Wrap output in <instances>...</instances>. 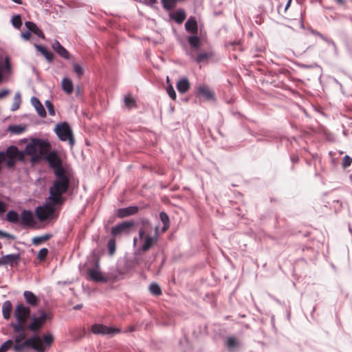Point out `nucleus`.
<instances>
[{"mask_svg": "<svg viewBox=\"0 0 352 352\" xmlns=\"http://www.w3.org/2000/svg\"><path fill=\"white\" fill-rule=\"evenodd\" d=\"M25 337L24 333H19L14 337V350L15 352H23L26 349H32L36 352H46L54 341L52 333L44 334L41 337L35 335L21 342Z\"/></svg>", "mask_w": 352, "mask_h": 352, "instance_id": "nucleus-1", "label": "nucleus"}, {"mask_svg": "<svg viewBox=\"0 0 352 352\" xmlns=\"http://www.w3.org/2000/svg\"><path fill=\"white\" fill-rule=\"evenodd\" d=\"M56 179L53 185L50 188V196L47 201L54 204H63L64 199L62 195L67 191L69 187V179L66 172L63 173L61 169L54 171Z\"/></svg>", "mask_w": 352, "mask_h": 352, "instance_id": "nucleus-2", "label": "nucleus"}, {"mask_svg": "<svg viewBox=\"0 0 352 352\" xmlns=\"http://www.w3.org/2000/svg\"><path fill=\"white\" fill-rule=\"evenodd\" d=\"M158 226L153 229L152 225L148 221L142 223V226L140 228L138 233L141 243L139 248L140 250L147 252L157 244L158 241Z\"/></svg>", "mask_w": 352, "mask_h": 352, "instance_id": "nucleus-3", "label": "nucleus"}, {"mask_svg": "<svg viewBox=\"0 0 352 352\" xmlns=\"http://www.w3.org/2000/svg\"><path fill=\"white\" fill-rule=\"evenodd\" d=\"M51 146L48 141L34 138L25 148V152L28 155H37L41 157L49 152Z\"/></svg>", "mask_w": 352, "mask_h": 352, "instance_id": "nucleus-4", "label": "nucleus"}, {"mask_svg": "<svg viewBox=\"0 0 352 352\" xmlns=\"http://www.w3.org/2000/svg\"><path fill=\"white\" fill-rule=\"evenodd\" d=\"M52 201L39 206L35 209V214L40 221H44L49 219L56 218L57 214H55V206Z\"/></svg>", "mask_w": 352, "mask_h": 352, "instance_id": "nucleus-5", "label": "nucleus"}, {"mask_svg": "<svg viewBox=\"0 0 352 352\" xmlns=\"http://www.w3.org/2000/svg\"><path fill=\"white\" fill-rule=\"evenodd\" d=\"M54 131L60 140L63 142L68 141L72 146L74 144L73 132L67 122H63L57 124L54 128Z\"/></svg>", "mask_w": 352, "mask_h": 352, "instance_id": "nucleus-6", "label": "nucleus"}, {"mask_svg": "<svg viewBox=\"0 0 352 352\" xmlns=\"http://www.w3.org/2000/svg\"><path fill=\"white\" fill-rule=\"evenodd\" d=\"M5 162L7 167L13 168L16 164V160H21L23 157V153H21L16 146H9L6 152H3Z\"/></svg>", "mask_w": 352, "mask_h": 352, "instance_id": "nucleus-7", "label": "nucleus"}, {"mask_svg": "<svg viewBox=\"0 0 352 352\" xmlns=\"http://www.w3.org/2000/svg\"><path fill=\"white\" fill-rule=\"evenodd\" d=\"M47 319V314L42 312L39 316H33L31 322L26 327L29 331L36 332L43 328Z\"/></svg>", "mask_w": 352, "mask_h": 352, "instance_id": "nucleus-8", "label": "nucleus"}, {"mask_svg": "<svg viewBox=\"0 0 352 352\" xmlns=\"http://www.w3.org/2000/svg\"><path fill=\"white\" fill-rule=\"evenodd\" d=\"M14 315L16 320L26 322L30 316V309L23 304H18L14 311Z\"/></svg>", "mask_w": 352, "mask_h": 352, "instance_id": "nucleus-9", "label": "nucleus"}, {"mask_svg": "<svg viewBox=\"0 0 352 352\" xmlns=\"http://www.w3.org/2000/svg\"><path fill=\"white\" fill-rule=\"evenodd\" d=\"M21 261L20 254H10L0 257V266L10 265L11 267L18 265Z\"/></svg>", "mask_w": 352, "mask_h": 352, "instance_id": "nucleus-10", "label": "nucleus"}, {"mask_svg": "<svg viewBox=\"0 0 352 352\" xmlns=\"http://www.w3.org/2000/svg\"><path fill=\"white\" fill-rule=\"evenodd\" d=\"M99 263V258H97L95 263L96 267L94 268L89 269V278L96 282L105 283L107 281V278L100 271Z\"/></svg>", "mask_w": 352, "mask_h": 352, "instance_id": "nucleus-11", "label": "nucleus"}, {"mask_svg": "<svg viewBox=\"0 0 352 352\" xmlns=\"http://www.w3.org/2000/svg\"><path fill=\"white\" fill-rule=\"evenodd\" d=\"M91 331L95 334L113 335L120 332L119 329L96 324L91 327Z\"/></svg>", "mask_w": 352, "mask_h": 352, "instance_id": "nucleus-12", "label": "nucleus"}, {"mask_svg": "<svg viewBox=\"0 0 352 352\" xmlns=\"http://www.w3.org/2000/svg\"><path fill=\"white\" fill-rule=\"evenodd\" d=\"M46 160L50 167L54 168V172L58 169H61L63 173L65 172V168L61 166V160L55 152L50 153L46 157Z\"/></svg>", "mask_w": 352, "mask_h": 352, "instance_id": "nucleus-13", "label": "nucleus"}, {"mask_svg": "<svg viewBox=\"0 0 352 352\" xmlns=\"http://www.w3.org/2000/svg\"><path fill=\"white\" fill-rule=\"evenodd\" d=\"M21 224L23 227H33L36 222L32 211L24 210L20 214Z\"/></svg>", "mask_w": 352, "mask_h": 352, "instance_id": "nucleus-14", "label": "nucleus"}, {"mask_svg": "<svg viewBox=\"0 0 352 352\" xmlns=\"http://www.w3.org/2000/svg\"><path fill=\"white\" fill-rule=\"evenodd\" d=\"M196 94L202 96L208 101H215L214 92L206 85H201L197 87Z\"/></svg>", "mask_w": 352, "mask_h": 352, "instance_id": "nucleus-15", "label": "nucleus"}, {"mask_svg": "<svg viewBox=\"0 0 352 352\" xmlns=\"http://www.w3.org/2000/svg\"><path fill=\"white\" fill-rule=\"evenodd\" d=\"M133 226V222L125 221L116 225L111 229V234L113 236H118V234L127 232L130 228Z\"/></svg>", "mask_w": 352, "mask_h": 352, "instance_id": "nucleus-16", "label": "nucleus"}, {"mask_svg": "<svg viewBox=\"0 0 352 352\" xmlns=\"http://www.w3.org/2000/svg\"><path fill=\"white\" fill-rule=\"evenodd\" d=\"M52 49L62 58L65 59H69L70 54L69 52L60 44L58 41H55L52 44Z\"/></svg>", "mask_w": 352, "mask_h": 352, "instance_id": "nucleus-17", "label": "nucleus"}, {"mask_svg": "<svg viewBox=\"0 0 352 352\" xmlns=\"http://www.w3.org/2000/svg\"><path fill=\"white\" fill-rule=\"evenodd\" d=\"M138 208L137 206H129L126 208H120L116 211L117 217L124 218L128 216L135 214L138 212Z\"/></svg>", "mask_w": 352, "mask_h": 352, "instance_id": "nucleus-18", "label": "nucleus"}, {"mask_svg": "<svg viewBox=\"0 0 352 352\" xmlns=\"http://www.w3.org/2000/svg\"><path fill=\"white\" fill-rule=\"evenodd\" d=\"M31 102H32V104L35 108L37 113L39 115L40 117H41V118L46 117V115H47L46 111H45L43 105L42 104V103L38 100V98H37L36 97H34V96L32 97L31 98Z\"/></svg>", "mask_w": 352, "mask_h": 352, "instance_id": "nucleus-19", "label": "nucleus"}, {"mask_svg": "<svg viewBox=\"0 0 352 352\" xmlns=\"http://www.w3.org/2000/svg\"><path fill=\"white\" fill-rule=\"evenodd\" d=\"M25 25L30 32H32L41 38H45V35L42 30L32 21H26Z\"/></svg>", "mask_w": 352, "mask_h": 352, "instance_id": "nucleus-20", "label": "nucleus"}, {"mask_svg": "<svg viewBox=\"0 0 352 352\" xmlns=\"http://www.w3.org/2000/svg\"><path fill=\"white\" fill-rule=\"evenodd\" d=\"M186 30L191 34H196L198 31L197 23L194 17H190L185 23Z\"/></svg>", "mask_w": 352, "mask_h": 352, "instance_id": "nucleus-21", "label": "nucleus"}, {"mask_svg": "<svg viewBox=\"0 0 352 352\" xmlns=\"http://www.w3.org/2000/svg\"><path fill=\"white\" fill-rule=\"evenodd\" d=\"M190 86L189 80L186 78L179 79L176 85L177 89L180 94L187 92L190 89Z\"/></svg>", "mask_w": 352, "mask_h": 352, "instance_id": "nucleus-22", "label": "nucleus"}, {"mask_svg": "<svg viewBox=\"0 0 352 352\" xmlns=\"http://www.w3.org/2000/svg\"><path fill=\"white\" fill-rule=\"evenodd\" d=\"M23 296L25 298L26 302L28 304H29L30 305L35 307L38 305V299L34 294L33 292H32L30 291H25L23 292Z\"/></svg>", "mask_w": 352, "mask_h": 352, "instance_id": "nucleus-23", "label": "nucleus"}, {"mask_svg": "<svg viewBox=\"0 0 352 352\" xmlns=\"http://www.w3.org/2000/svg\"><path fill=\"white\" fill-rule=\"evenodd\" d=\"M170 16L176 23L180 24L185 20L186 14L184 10L179 9L170 14Z\"/></svg>", "mask_w": 352, "mask_h": 352, "instance_id": "nucleus-24", "label": "nucleus"}, {"mask_svg": "<svg viewBox=\"0 0 352 352\" xmlns=\"http://www.w3.org/2000/svg\"><path fill=\"white\" fill-rule=\"evenodd\" d=\"M12 310V302L10 300H6L2 305V314L4 319L9 320L10 318Z\"/></svg>", "mask_w": 352, "mask_h": 352, "instance_id": "nucleus-25", "label": "nucleus"}, {"mask_svg": "<svg viewBox=\"0 0 352 352\" xmlns=\"http://www.w3.org/2000/svg\"><path fill=\"white\" fill-rule=\"evenodd\" d=\"M63 90L67 94H71L74 91V85L71 79L63 78L61 82Z\"/></svg>", "mask_w": 352, "mask_h": 352, "instance_id": "nucleus-26", "label": "nucleus"}, {"mask_svg": "<svg viewBox=\"0 0 352 352\" xmlns=\"http://www.w3.org/2000/svg\"><path fill=\"white\" fill-rule=\"evenodd\" d=\"M34 47L37 51L42 54V55L46 58L47 60L49 62H52L54 59V55L51 52L48 51L45 47L42 45L34 44Z\"/></svg>", "mask_w": 352, "mask_h": 352, "instance_id": "nucleus-27", "label": "nucleus"}, {"mask_svg": "<svg viewBox=\"0 0 352 352\" xmlns=\"http://www.w3.org/2000/svg\"><path fill=\"white\" fill-rule=\"evenodd\" d=\"M160 219L163 223V227L162 228V231L163 232H166L169 228V217L168 214L164 212H161L160 213Z\"/></svg>", "mask_w": 352, "mask_h": 352, "instance_id": "nucleus-28", "label": "nucleus"}, {"mask_svg": "<svg viewBox=\"0 0 352 352\" xmlns=\"http://www.w3.org/2000/svg\"><path fill=\"white\" fill-rule=\"evenodd\" d=\"M188 43L191 47L195 49H199V47L201 46V40L196 35L188 36Z\"/></svg>", "mask_w": 352, "mask_h": 352, "instance_id": "nucleus-29", "label": "nucleus"}, {"mask_svg": "<svg viewBox=\"0 0 352 352\" xmlns=\"http://www.w3.org/2000/svg\"><path fill=\"white\" fill-rule=\"evenodd\" d=\"M108 254L110 256H113L116 251V241L115 238H111L107 243Z\"/></svg>", "mask_w": 352, "mask_h": 352, "instance_id": "nucleus-30", "label": "nucleus"}, {"mask_svg": "<svg viewBox=\"0 0 352 352\" xmlns=\"http://www.w3.org/2000/svg\"><path fill=\"white\" fill-rule=\"evenodd\" d=\"M6 220L12 223H16L19 222V215L16 211L10 210L6 214Z\"/></svg>", "mask_w": 352, "mask_h": 352, "instance_id": "nucleus-31", "label": "nucleus"}, {"mask_svg": "<svg viewBox=\"0 0 352 352\" xmlns=\"http://www.w3.org/2000/svg\"><path fill=\"white\" fill-rule=\"evenodd\" d=\"M51 237V234H45L43 236H35L32 239V243L34 245H40L43 242L47 241Z\"/></svg>", "mask_w": 352, "mask_h": 352, "instance_id": "nucleus-32", "label": "nucleus"}, {"mask_svg": "<svg viewBox=\"0 0 352 352\" xmlns=\"http://www.w3.org/2000/svg\"><path fill=\"white\" fill-rule=\"evenodd\" d=\"M212 56V53L200 52L197 54L195 61L197 63H201L208 61V58Z\"/></svg>", "mask_w": 352, "mask_h": 352, "instance_id": "nucleus-33", "label": "nucleus"}, {"mask_svg": "<svg viewBox=\"0 0 352 352\" xmlns=\"http://www.w3.org/2000/svg\"><path fill=\"white\" fill-rule=\"evenodd\" d=\"M25 323V322L24 321L16 320V323L12 324L14 331L16 333H24L25 329H26Z\"/></svg>", "mask_w": 352, "mask_h": 352, "instance_id": "nucleus-34", "label": "nucleus"}, {"mask_svg": "<svg viewBox=\"0 0 352 352\" xmlns=\"http://www.w3.org/2000/svg\"><path fill=\"white\" fill-rule=\"evenodd\" d=\"M279 1V4L278 6V11L281 10L283 8V12L286 13L288 8L291 6V3L292 0H278Z\"/></svg>", "mask_w": 352, "mask_h": 352, "instance_id": "nucleus-35", "label": "nucleus"}, {"mask_svg": "<svg viewBox=\"0 0 352 352\" xmlns=\"http://www.w3.org/2000/svg\"><path fill=\"white\" fill-rule=\"evenodd\" d=\"M279 1V4L278 6V11L281 10L283 8V12L286 13L288 8L291 6V3L292 0H278Z\"/></svg>", "mask_w": 352, "mask_h": 352, "instance_id": "nucleus-36", "label": "nucleus"}, {"mask_svg": "<svg viewBox=\"0 0 352 352\" xmlns=\"http://www.w3.org/2000/svg\"><path fill=\"white\" fill-rule=\"evenodd\" d=\"M226 344L227 347L231 350L239 345V341L236 338L233 336L228 337Z\"/></svg>", "mask_w": 352, "mask_h": 352, "instance_id": "nucleus-37", "label": "nucleus"}, {"mask_svg": "<svg viewBox=\"0 0 352 352\" xmlns=\"http://www.w3.org/2000/svg\"><path fill=\"white\" fill-rule=\"evenodd\" d=\"M12 25L16 29H20L22 25V20L20 14L13 16L11 20Z\"/></svg>", "mask_w": 352, "mask_h": 352, "instance_id": "nucleus-38", "label": "nucleus"}, {"mask_svg": "<svg viewBox=\"0 0 352 352\" xmlns=\"http://www.w3.org/2000/svg\"><path fill=\"white\" fill-rule=\"evenodd\" d=\"M150 292L155 296H160L162 294V289L160 285L157 283H152L149 287Z\"/></svg>", "mask_w": 352, "mask_h": 352, "instance_id": "nucleus-39", "label": "nucleus"}, {"mask_svg": "<svg viewBox=\"0 0 352 352\" xmlns=\"http://www.w3.org/2000/svg\"><path fill=\"white\" fill-rule=\"evenodd\" d=\"M13 345V341L12 340H8L5 342H3L0 346V352H6Z\"/></svg>", "mask_w": 352, "mask_h": 352, "instance_id": "nucleus-40", "label": "nucleus"}, {"mask_svg": "<svg viewBox=\"0 0 352 352\" xmlns=\"http://www.w3.org/2000/svg\"><path fill=\"white\" fill-rule=\"evenodd\" d=\"M14 103L12 107V110L15 111L19 108L20 103L21 102V94L19 93H16L14 96Z\"/></svg>", "mask_w": 352, "mask_h": 352, "instance_id": "nucleus-41", "label": "nucleus"}, {"mask_svg": "<svg viewBox=\"0 0 352 352\" xmlns=\"http://www.w3.org/2000/svg\"><path fill=\"white\" fill-rule=\"evenodd\" d=\"M48 250L45 248H42L41 250H39V252H38L37 254V258L39 260V261H44L47 254H48Z\"/></svg>", "mask_w": 352, "mask_h": 352, "instance_id": "nucleus-42", "label": "nucleus"}, {"mask_svg": "<svg viewBox=\"0 0 352 352\" xmlns=\"http://www.w3.org/2000/svg\"><path fill=\"white\" fill-rule=\"evenodd\" d=\"M25 130L24 127L18 125H12L9 126V131L15 134H20Z\"/></svg>", "mask_w": 352, "mask_h": 352, "instance_id": "nucleus-43", "label": "nucleus"}, {"mask_svg": "<svg viewBox=\"0 0 352 352\" xmlns=\"http://www.w3.org/2000/svg\"><path fill=\"white\" fill-rule=\"evenodd\" d=\"M166 91L171 99H173L174 100L176 99V98H177L176 93H175V89L172 85L169 84L167 86Z\"/></svg>", "mask_w": 352, "mask_h": 352, "instance_id": "nucleus-44", "label": "nucleus"}, {"mask_svg": "<svg viewBox=\"0 0 352 352\" xmlns=\"http://www.w3.org/2000/svg\"><path fill=\"white\" fill-rule=\"evenodd\" d=\"M124 103H125L126 106H127L129 108H131V107H133L135 106V100L130 96H125Z\"/></svg>", "mask_w": 352, "mask_h": 352, "instance_id": "nucleus-45", "label": "nucleus"}, {"mask_svg": "<svg viewBox=\"0 0 352 352\" xmlns=\"http://www.w3.org/2000/svg\"><path fill=\"white\" fill-rule=\"evenodd\" d=\"M45 104L48 110L49 114L52 116H55V110L52 102L50 100H46Z\"/></svg>", "mask_w": 352, "mask_h": 352, "instance_id": "nucleus-46", "label": "nucleus"}, {"mask_svg": "<svg viewBox=\"0 0 352 352\" xmlns=\"http://www.w3.org/2000/svg\"><path fill=\"white\" fill-rule=\"evenodd\" d=\"M351 163H352V158L351 157H349V155H345L342 158V165L343 168L349 167V166H351Z\"/></svg>", "mask_w": 352, "mask_h": 352, "instance_id": "nucleus-47", "label": "nucleus"}, {"mask_svg": "<svg viewBox=\"0 0 352 352\" xmlns=\"http://www.w3.org/2000/svg\"><path fill=\"white\" fill-rule=\"evenodd\" d=\"M74 72L80 77L81 76L83 73H84V70L82 69V67L78 63H74Z\"/></svg>", "mask_w": 352, "mask_h": 352, "instance_id": "nucleus-48", "label": "nucleus"}, {"mask_svg": "<svg viewBox=\"0 0 352 352\" xmlns=\"http://www.w3.org/2000/svg\"><path fill=\"white\" fill-rule=\"evenodd\" d=\"M0 238H7L10 239H14V236L9 233L0 230Z\"/></svg>", "mask_w": 352, "mask_h": 352, "instance_id": "nucleus-49", "label": "nucleus"}, {"mask_svg": "<svg viewBox=\"0 0 352 352\" xmlns=\"http://www.w3.org/2000/svg\"><path fill=\"white\" fill-rule=\"evenodd\" d=\"M21 37L23 38H24L25 40L28 41L31 37V33L30 32L29 30L27 32H23V33H21Z\"/></svg>", "mask_w": 352, "mask_h": 352, "instance_id": "nucleus-50", "label": "nucleus"}, {"mask_svg": "<svg viewBox=\"0 0 352 352\" xmlns=\"http://www.w3.org/2000/svg\"><path fill=\"white\" fill-rule=\"evenodd\" d=\"M6 204L2 201H0V214L3 213L6 211Z\"/></svg>", "mask_w": 352, "mask_h": 352, "instance_id": "nucleus-51", "label": "nucleus"}, {"mask_svg": "<svg viewBox=\"0 0 352 352\" xmlns=\"http://www.w3.org/2000/svg\"><path fill=\"white\" fill-rule=\"evenodd\" d=\"M9 94V91L8 89H2L0 91V98H2L6 96Z\"/></svg>", "mask_w": 352, "mask_h": 352, "instance_id": "nucleus-52", "label": "nucleus"}, {"mask_svg": "<svg viewBox=\"0 0 352 352\" xmlns=\"http://www.w3.org/2000/svg\"><path fill=\"white\" fill-rule=\"evenodd\" d=\"M147 4L152 5L156 2L157 0H144Z\"/></svg>", "mask_w": 352, "mask_h": 352, "instance_id": "nucleus-53", "label": "nucleus"}, {"mask_svg": "<svg viewBox=\"0 0 352 352\" xmlns=\"http://www.w3.org/2000/svg\"><path fill=\"white\" fill-rule=\"evenodd\" d=\"M338 4L340 5H344L345 4V0H334Z\"/></svg>", "mask_w": 352, "mask_h": 352, "instance_id": "nucleus-54", "label": "nucleus"}, {"mask_svg": "<svg viewBox=\"0 0 352 352\" xmlns=\"http://www.w3.org/2000/svg\"><path fill=\"white\" fill-rule=\"evenodd\" d=\"M6 67L8 68L10 67V65H9V62H8V58H6Z\"/></svg>", "mask_w": 352, "mask_h": 352, "instance_id": "nucleus-55", "label": "nucleus"}, {"mask_svg": "<svg viewBox=\"0 0 352 352\" xmlns=\"http://www.w3.org/2000/svg\"><path fill=\"white\" fill-rule=\"evenodd\" d=\"M136 243H137V239L134 238V239H133V245H135Z\"/></svg>", "mask_w": 352, "mask_h": 352, "instance_id": "nucleus-56", "label": "nucleus"}, {"mask_svg": "<svg viewBox=\"0 0 352 352\" xmlns=\"http://www.w3.org/2000/svg\"><path fill=\"white\" fill-rule=\"evenodd\" d=\"M0 75H3V74H2V67H1V65H0Z\"/></svg>", "mask_w": 352, "mask_h": 352, "instance_id": "nucleus-57", "label": "nucleus"}, {"mask_svg": "<svg viewBox=\"0 0 352 352\" xmlns=\"http://www.w3.org/2000/svg\"><path fill=\"white\" fill-rule=\"evenodd\" d=\"M81 307V305H76L74 307V309H80Z\"/></svg>", "mask_w": 352, "mask_h": 352, "instance_id": "nucleus-58", "label": "nucleus"}, {"mask_svg": "<svg viewBox=\"0 0 352 352\" xmlns=\"http://www.w3.org/2000/svg\"><path fill=\"white\" fill-rule=\"evenodd\" d=\"M3 80V75H0V83Z\"/></svg>", "mask_w": 352, "mask_h": 352, "instance_id": "nucleus-59", "label": "nucleus"}, {"mask_svg": "<svg viewBox=\"0 0 352 352\" xmlns=\"http://www.w3.org/2000/svg\"><path fill=\"white\" fill-rule=\"evenodd\" d=\"M166 82H167V83H169V82H170L168 77H167V78H166Z\"/></svg>", "mask_w": 352, "mask_h": 352, "instance_id": "nucleus-60", "label": "nucleus"}, {"mask_svg": "<svg viewBox=\"0 0 352 352\" xmlns=\"http://www.w3.org/2000/svg\"><path fill=\"white\" fill-rule=\"evenodd\" d=\"M2 248V244L0 242V249Z\"/></svg>", "mask_w": 352, "mask_h": 352, "instance_id": "nucleus-61", "label": "nucleus"}]
</instances>
